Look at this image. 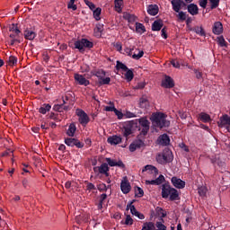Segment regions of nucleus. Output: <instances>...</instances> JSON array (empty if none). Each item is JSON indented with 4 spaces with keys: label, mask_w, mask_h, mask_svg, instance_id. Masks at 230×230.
Here are the masks:
<instances>
[{
    "label": "nucleus",
    "mask_w": 230,
    "mask_h": 230,
    "mask_svg": "<svg viewBox=\"0 0 230 230\" xmlns=\"http://www.w3.org/2000/svg\"><path fill=\"white\" fill-rule=\"evenodd\" d=\"M166 118L168 116L163 112H155L151 115L150 120L155 128L163 130V128H168L170 127V120L166 119Z\"/></svg>",
    "instance_id": "nucleus-1"
},
{
    "label": "nucleus",
    "mask_w": 230,
    "mask_h": 230,
    "mask_svg": "<svg viewBox=\"0 0 230 230\" xmlns=\"http://www.w3.org/2000/svg\"><path fill=\"white\" fill-rule=\"evenodd\" d=\"M162 198L168 199L169 200H179V190L177 189L172 187V185L168 183H164L162 185Z\"/></svg>",
    "instance_id": "nucleus-2"
},
{
    "label": "nucleus",
    "mask_w": 230,
    "mask_h": 230,
    "mask_svg": "<svg viewBox=\"0 0 230 230\" xmlns=\"http://www.w3.org/2000/svg\"><path fill=\"white\" fill-rule=\"evenodd\" d=\"M155 160L158 164L172 163V161H173V153H172V150L166 148L156 155Z\"/></svg>",
    "instance_id": "nucleus-3"
},
{
    "label": "nucleus",
    "mask_w": 230,
    "mask_h": 230,
    "mask_svg": "<svg viewBox=\"0 0 230 230\" xmlns=\"http://www.w3.org/2000/svg\"><path fill=\"white\" fill-rule=\"evenodd\" d=\"M74 46L75 49H78L82 53L85 51L84 48L91 49L93 48L94 44L87 39H81L75 41Z\"/></svg>",
    "instance_id": "nucleus-4"
},
{
    "label": "nucleus",
    "mask_w": 230,
    "mask_h": 230,
    "mask_svg": "<svg viewBox=\"0 0 230 230\" xmlns=\"http://www.w3.org/2000/svg\"><path fill=\"white\" fill-rule=\"evenodd\" d=\"M134 127H137V122L131 120L126 122L122 128L123 137H126V141H128V136H132L134 134Z\"/></svg>",
    "instance_id": "nucleus-5"
},
{
    "label": "nucleus",
    "mask_w": 230,
    "mask_h": 230,
    "mask_svg": "<svg viewBox=\"0 0 230 230\" xmlns=\"http://www.w3.org/2000/svg\"><path fill=\"white\" fill-rule=\"evenodd\" d=\"M93 75L98 77L99 85H109L111 84V77H105L107 75L105 70L99 69Z\"/></svg>",
    "instance_id": "nucleus-6"
},
{
    "label": "nucleus",
    "mask_w": 230,
    "mask_h": 230,
    "mask_svg": "<svg viewBox=\"0 0 230 230\" xmlns=\"http://www.w3.org/2000/svg\"><path fill=\"white\" fill-rule=\"evenodd\" d=\"M138 123L140 126V136H146L150 130V121H148L146 117H143L138 119Z\"/></svg>",
    "instance_id": "nucleus-7"
},
{
    "label": "nucleus",
    "mask_w": 230,
    "mask_h": 230,
    "mask_svg": "<svg viewBox=\"0 0 230 230\" xmlns=\"http://www.w3.org/2000/svg\"><path fill=\"white\" fill-rule=\"evenodd\" d=\"M109 170H111V168H109V164L107 163H103L100 166L93 167V172L96 175L101 174V175H105V177H109L111 175V173L109 172Z\"/></svg>",
    "instance_id": "nucleus-8"
},
{
    "label": "nucleus",
    "mask_w": 230,
    "mask_h": 230,
    "mask_svg": "<svg viewBox=\"0 0 230 230\" xmlns=\"http://www.w3.org/2000/svg\"><path fill=\"white\" fill-rule=\"evenodd\" d=\"M10 46H15V44H21L22 42V33L21 31L16 32H11L9 35Z\"/></svg>",
    "instance_id": "nucleus-9"
},
{
    "label": "nucleus",
    "mask_w": 230,
    "mask_h": 230,
    "mask_svg": "<svg viewBox=\"0 0 230 230\" xmlns=\"http://www.w3.org/2000/svg\"><path fill=\"white\" fill-rule=\"evenodd\" d=\"M217 126L220 128H226L227 132H230V117L227 114H224L220 117Z\"/></svg>",
    "instance_id": "nucleus-10"
},
{
    "label": "nucleus",
    "mask_w": 230,
    "mask_h": 230,
    "mask_svg": "<svg viewBox=\"0 0 230 230\" xmlns=\"http://www.w3.org/2000/svg\"><path fill=\"white\" fill-rule=\"evenodd\" d=\"M76 114L79 118V123H81L83 127H86L90 121L89 115H87V113H85V111H84L83 110H77Z\"/></svg>",
    "instance_id": "nucleus-11"
},
{
    "label": "nucleus",
    "mask_w": 230,
    "mask_h": 230,
    "mask_svg": "<svg viewBox=\"0 0 230 230\" xmlns=\"http://www.w3.org/2000/svg\"><path fill=\"white\" fill-rule=\"evenodd\" d=\"M162 87H164L165 89H173V87H175L173 78L170 75H164V78L162 80Z\"/></svg>",
    "instance_id": "nucleus-12"
},
{
    "label": "nucleus",
    "mask_w": 230,
    "mask_h": 230,
    "mask_svg": "<svg viewBox=\"0 0 230 230\" xmlns=\"http://www.w3.org/2000/svg\"><path fill=\"white\" fill-rule=\"evenodd\" d=\"M65 144H66L67 146H76V148H84V143L73 137L66 138Z\"/></svg>",
    "instance_id": "nucleus-13"
},
{
    "label": "nucleus",
    "mask_w": 230,
    "mask_h": 230,
    "mask_svg": "<svg viewBox=\"0 0 230 230\" xmlns=\"http://www.w3.org/2000/svg\"><path fill=\"white\" fill-rule=\"evenodd\" d=\"M171 182L174 188H177V190H183V188H186V181L181 180V178H178L176 176H173L171 179Z\"/></svg>",
    "instance_id": "nucleus-14"
},
{
    "label": "nucleus",
    "mask_w": 230,
    "mask_h": 230,
    "mask_svg": "<svg viewBox=\"0 0 230 230\" xmlns=\"http://www.w3.org/2000/svg\"><path fill=\"white\" fill-rule=\"evenodd\" d=\"M74 78L79 85H84V87H87V85L91 84L89 80H87L83 75L80 74H75Z\"/></svg>",
    "instance_id": "nucleus-15"
},
{
    "label": "nucleus",
    "mask_w": 230,
    "mask_h": 230,
    "mask_svg": "<svg viewBox=\"0 0 230 230\" xmlns=\"http://www.w3.org/2000/svg\"><path fill=\"white\" fill-rule=\"evenodd\" d=\"M143 146H145V142L143 140H135L129 145V152H136V150L143 148Z\"/></svg>",
    "instance_id": "nucleus-16"
},
{
    "label": "nucleus",
    "mask_w": 230,
    "mask_h": 230,
    "mask_svg": "<svg viewBox=\"0 0 230 230\" xmlns=\"http://www.w3.org/2000/svg\"><path fill=\"white\" fill-rule=\"evenodd\" d=\"M157 143L161 145V146H168V145H170V137L168 134H163L158 137Z\"/></svg>",
    "instance_id": "nucleus-17"
},
{
    "label": "nucleus",
    "mask_w": 230,
    "mask_h": 230,
    "mask_svg": "<svg viewBox=\"0 0 230 230\" xmlns=\"http://www.w3.org/2000/svg\"><path fill=\"white\" fill-rule=\"evenodd\" d=\"M164 182V176L163 174H160L158 178L155 180L146 181V184H151L152 186H159Z\"/></svg>",
    "instance_id": "nucleus-18"
},
{
    "label": "nucleus",
    "mask_w": 230,
    "mask_h": 230,
    "mask_svg": "<svg viewBox=\"0 0 230 230\" xmlns=\"http://www.w3.org/2000/svg\"><path fill=\"white\" fill-rule=\"evenodd\" d=\"M23 37H24V39H26V40H33L35 39V37H37V32H35L31 29H26L23 31Z\"/></svg>",
    "instance_id": "nucleus-19"
},
{
    "label": "nucleus",
    "mask_w": 230,
    "mask_h": 230,
    "mask_svg": "<svg viewBox=\"0 0 230 230\" xmlns=\"http://www.w3.org/2000/svg\"><path fill=\"white\" fill-rule=\"evenodd\" d=\"M212 31L215 35H221L224 31V25H222V22H216L213 25Z\"/></svg>",
    "instance_id": "nucleus-20"
},
{
    "label": "nucleus",
    "mask_w": 230,
    "mask_h": 230,
    "mask_svg": "<svg viewBox=\"0 0 230 230\" xmlns=\"http://www.w3.org/2000/svg\"><path fill=\"white\" fill-rule=\"evenodd\" d=\"M163 26H164L163 20L158 19L152 23L151 30L152 31H161V30H163Z\"/></svg>",
    "instance_id": "nucleus-21"
},
{
    "label": "nucleus",
    "mask_w": 230,
    "mask_h": 230,
    "mask_svg": "<svg viewBox=\"0 0 230 230\" xmlns=\"http://www.w3.org/2000/svg\"><path fill=\"white\" fill-rule=\"evenodd\" d=\"M122 138L121 137L118 136V135H113L111 137H109L107 139V143H109L110 145H119V143H121Z\"/></svg>",
    "instance_id": "nucleus-22"
},
{
    "label": "nucleus",
    "mask_w": 230,
    "mask_h": 230,
    "mask_svg": "<svg viewBox=\"0 0 230 230\" xmlns=\"http://www.w3.org/2000/svg\"><path fill=\"white\" fill-rule=\"evenodd\" d=\"M106 162L108 163L109 166H118L119 168H125V164L121 160L116 162L111 158H106Z\"/></svg>",
    "instance_id": "nucleus-23"
},
{
    "label": "nucleus",
    "mask_w": 230,
    "mask_h": 230,
    "mask_svg": "<svg viewBox=\"0 0 230 230\" xmlns=\"http://www.w3.org/2000/svg\"><path fill=\"white\" fill-rule=\"evenodd\" d=\"M120 190L122 191V193H124L125 195H127V193H130V183L128 182V181H122L120 183Z\"/></svg>",
    "instance_id": "nucleus-24"
},
{
    "label": "nucleus",
    "mask_w": 230,
    "mask_h": 230,
    "mask_svg": "<svg viewBox=\"0 0 230 230\" xmlns=\"http://www.w3.org/2000/svg\"><path fill=\"white\" fill-rule=\"evenodd\" d=\"M147 13L155 16L159 13V6L157 4H149L147 6Z\"/></svg>",
    "instance_id": "nucleus-25"
},
{
    "label": "nucleus",
    "mask_w": 230,
    "mask_h": 230,
    "mask_svg": "<svg viewBox=\"0 0 230 230\" xmlns=\"http://www.w3.org/2000/svg\"><path fill=\"white\" fill-rule=\"evenodd\" d=\"M187 10L190 15H199V6L195 4H190L187 5Z\"/></svg>",
    "instance_id": "nucleus-26"
},
{
    "label": "nucleus",
    "mask_w": 230,
    "mask_h": 230,
    "mask_svg": "<svg viewBox=\"0 0 230 230\" xmlns=\"http://www.w3.org/2000/svg\"><path fill=\"white\" fill-rule=\"evenodd\" d=\"M75 132H76V124L71 123L68 126V129L66 130V135H68L69 137H75Z\"/></svg>",
    "instance_id": "nucleus-27"
},
{
    "label": "nucleus",
    "mask_w": 230,
    "mask_h": 230,
    "mask_svg": "<svg viewBox=\"0 0 230 230\" xmlns=\"http://www.w3.org/2000/svg\"><path fill=\"white\" fill-rule=\"evenodd\" d=\"M155 211H156L157 217H159V218H160V221L164 222V218H165V217L167 215L166 212L164 211V209H163V208H161V207H157L155 208Z\"/></svg>",
    "instance_id": "nucleus-28"
},
{
    "label": "nucleus",
    "mask_w": 230,
    "mask_h": 230,
    "mask_svg": "<svg viewBox=\"0 0 230 230\" xmlns=\"http://www.w3.org/2000/svg\"><path fill=\"white\" fill-rule=\"evenodd\" d=\"M190 31H194L197 35H199V37H206V31H204V28L196 26L192 29H190Z\"/></svg>",
    "instance_id": "nucleus-29"
},
{
    "label": "nucleus",
    "mask_w": 230,
    "mask_h": 230,
    "mask_svg": "<svg viewBox=\"0 0 230 230\" xmlns=\"http://www.w3.org/2000/svg\"><path fill=\"white\" fill-rule=\"evenodd\" d=\"M171 4L172 6L173 12L179 13L181 10V0H172Z\"/></svg>",
    "instance_id": "nucleus-30"
},
{
    "label": "nucleus",
    "mask_w": 230,
    "mask_h": 230,
    "mask_svg": "<svg viewBox=\"0 0 230 230\" xmlns=\"http://www.w3.org/2000/svg\"><path fill=\"white\" fill-rule=\"evenodd\" d=\"M199 119H200L203 123H209V121H211V116L206 112H201L199 114Z\"/></svg>",
    "instance_id": "nucleus-31"
},
{
    "label": "nucleus",
    "mask_w": 230,
    "mask_h": 230,
    "mask_svg": "<svg viewBox=\"0 0 230 230\" xmlns=\"http://www.w3.org/2000/svg\"><path fill=\"white\" fill-rule=\"evenodd\" d=\"M141 230H155V224L152 221L145 222Z\"/></svg>",
    "instance_id": "nucleus-32"
},
{
    "label": "nucleus",
    "mask_w": 230,
    "mask_h": 230,
    "mask_svg": "<svg viewBox=\"0 0 230 230\" xmlns=\"http://www.w3.org/2000/svg\"><path fill=\"white\" fill-rule=\"evenodd\" d=\"M107 200V194L102 193L99 197L98 209H103V202Z\"/></svg>",
    "instance_id": "nucleus-33"
},
{
    "label": "nucleus",
    "mask_w": 230,
    "mask_h": 230,
    "mask_svg": "<svg viewBox=\"0 0 230 230\" xmlns=\"http://www.w3.org/2000/svg\"><path fill=\"white\" fill-rule=\"evenodd\" d=\"M51 111V106L49 104H42V106L39 109V112L40 114H46L47 112H49Z\"/></svg>",
    "instance_id": "nucleus-34"
},
{
    "label": "nucleus",
    "mask_w": 230,
    "mask_h": 230,
    "mask_svg": "<svg viewBox=\"0 0 230 230\" xmlns=\"http://www.w3.org/2000/svg\"><path fill=\"white\" fill-rule=\"evenodd\" d=\"M142 172H152L153 173H159V170L156 169L154 165H146Z\"/></svg>",
    "instance_id": "nucleus-35"
},
{
    "label": "nucleus",
    "mask_w": 230,
    "mask_h": 230,
    "mask_svg": "<svg viewBox=\"0 0 230 230\" xmlns=\"http://www.w3.org/2000/svg\"><path fill=\"white\" fill-rule=\"evenodd\" d=\"M116 69L117 71H119V69H121V71H128V67L127 66V65L121 63V61H117L116 64Z\"/></svg>",
    "instance_id": "nucleus-36"
},
{
    "label": "nucleus",
    "mask_w": 230,
    "mask_h": 230,
    "mask_svg": "<svg viewBox=\"0 0 230 230\" xmlns=\"http://www.w3.org/2000/svg\"><path fill=\"white\" fill-rule=\"evenodd\" d=\"M125 78L128 82H132V80H134V72L128 68L125 74Z\"/></svg>",
    "instance_id": "nucleus-37"
},
{
    "label": "nucleus",
    "mask_w": 230,
    "mask_h": 230,
    "mask_svg": "<svg viewBox=\"0 0 230 230\" xmlns=\"http://www.w3.org/2000/svg\"><path fill=\"white\" fill-rule=\"evenodd\" d=\"M93 18L95 19V21H100V19H102L100 17V15H102V8L97 7L95 8V10H93Z\"/></svg>",
    "instance_id": "nucleus-38"
},
{
    "label": "nucleus",
    "mask_w": 230,
    "mask_h": 230,
    "mask_svg": "<svg viewBox=\"0 0 230 230\" xmlns=\"http://www.w3.org/2000/svg\"><path fill=\"white\" fill-rule=\"evenodd\" d=\"M7 64H8V66H10L11 67H13V66H15V65L17 64V57H15V56H10V57L8 58Z\"/></svg>",
    "instance_id": "nucleus-39"
},
{
    "label": "nucleus",
    "mask_w": 230,
    "mask_h": 230,
    "mask_svg": "<svg viewBox=\"0 0 230 230\" xmlns=\"http://www.w3.org/2000/svg\"><path fill=\"white\" fill-rule=\"evenodd\" d=\"M135 200L131 201L129 204L127 205V209H130L131 215L136 216V214L138 212L137 209H136V207L132 204H134Z\"/></svg>",
    "instance_id": "nucleus-40"
},
{
    "label": "nucleus",
    "mask_w": 230,
    "mask_h": 230,
    "mask_svg": "<svg viewBox=\"0 0 230 230\" xmlns=\"http://www.w3.org/2000/svg\"><path fill=\"white\" fill-rule=\"evenodd\" d=\"M210 4V10H215V8H218L220 5V0H208Z\"/></svg>",
    "instance_id": "nucleus-41"
},
{
    "label": "nucleus",
    "mask_w": 230,
    "mask_h": 230,
    "mask_svg": "<svg viewBox=\"0 0 230 230\" xmlns=\"http://www.w3.org/2000/svg\"><path fill=\"white\" fill-rule=\"evenodd\" d=\"M149 102L148 100H146V98H140V102H139V107L140 109H146V107H148Z\"/></svg>",
    "instance_id": "nucleus-42"
},
{
    "label": "nucleus",
    "mask_w": 230,
    "mask_h": 230,
    "mask_svg": "<svg viewBox=\"0 0 230 230\" xmlns=\"http://www.w3.org/2000/svg\"><path fill=\"white\" fill-rule=\"evenodd\" d=\"M217 42L221 48H227V42L224 39V36L217 37Z\"/></svg>",
    "instance_id": "nucleus-43"
},
{
    "label": "nucleus",
    "mask_w": 230,
    "mask_h": 230,
    "mask_svg": "<svg viewBox=\"0 0 230 230\" xmlns=\"http://www.w3.org/2000/svg\"><path fill=\"white\" fill-rule=\"evenodd\" d=\"M176 17L178 18V21H181V22H184V21H186V19H187L186 13H184L182 11H179Z\"/></svg>",
    "instance_id": "nucleus-44"
},
{
    "label": "nucleus",
    "mask_w": 230,
    "mask_h": 230,
    "mask_svg": "<svg viewBox=\"0 0 230 230\" xmlns=\"http://www.w3.org/2000/svg\"><path fill=\"white\" fill-rule=\"evenodd\" d=\"M136 30L138 33H145L146 31V29L145 28V25L143 23H137Z\"/></svg>",
    "instance_id": "nucleus-45"
},
{
    "label": "nucleus",
    "mask_w": 230,
    "mask_h": 230,
    "mask_svg": "<svg viewBox=\"0 0 230 230\" xmlns=\"http://www.w3.org/2000/svg\"><path fill=\"white\" fill-rule=\"evenodd\" d=\"M75 1H76V0H70L68 2V4H67L68 10H73L75 12L78 9V6H76V4H75Z\"/></svg>",
    "instance_id": "nucleus-46"
},
{
    "label": "nucleus",
    "mask_w": 230,
    "mask_h": 230,
    "mask_svg": "<svg viewBox=\"0 0 230 230\" xmlns=\"http://www.w3.org/2000/svg\"><path fill=\"white\" fill-rule=\"evenodd\" d=\"M124 19H126V21H128V22H135L136 15L130 14V13H126L124 15Z\"/></svg>",
    "instance_id": "nucleus-47"
},
{
    "label": "nucleus",
    "mask_w": 230,
    "mask_h": 230,
    "mask_svg": "<svg viewBox=\"0 0 230 230\" xmlns=\"http://www.w3.org/2000/svg\"><path fill=\"white\" fill-rule=\"evenodd\" d=\"M164 223L163 221H157L155 226L157 228L156 230H166V226Z\"/></svg>",
    "instance_id": "nucleus-48"
},
{
    "label": "nucleus",
    "mask_w": 230,
    "mask_h": 230,
    "mask_svg": "<svg viewBox=\"0 0 230 230\" xmlns=\"http://www.w3.org/2000/svg\"><path fill=\"white\" fill-rule=\"evenodd\" d=\"M114 4L118 12H121V6H123V0H114Z\"/></svg>",
    "instance_id": "nucleus-49"
},
{
    "label": "nucleus",
    "mask_w": 230,
    "mask_h": 230,
    "mask_svg": "<svg viewBox=\"0 0 230 230\" xmlns=\"http://www.w3.org/2000/svg\"><path fill=\"white\" fill-rule=\"evenodd\" d=\"M64 99H65L66 102H74V100H75V93H66L65 94Z\"/></svg>",
    "instance_id": "nucleus-50"
},
{
    "label": "nucleus",
    "mask_w": 230,
    "mask_h": 230,
    "mask_svg": "<svg viewBox=\"0 0 230 230\" xmlns=\"http://www.w3.org/2000/svg\"><path fill=\"white\" fill-rule=\"evenodd\" d=\"M143 55H145V52L143 50H139L137 54L132 55V58H134V60H139V58H143Z\"/></svg>",
    "instance_id": "nucleus-51"
},
{
    "label": "nucleus",
    "mask_w": 230,
    "mask_h": 230,
    "mask_svg": "<svg viewBox=\"0 0 230 230\" xmlns=\"http://www.w3.org/2000/svg\"><path fill=\"white\" fill-rule=\"evenodd\" d=\"M48 119H53L54 121H59V119H58V113H55V112H50V113L48 115Z\"/></svg>",
    "instance_id": "nucleus-52"
},
{
    "label": "nucleus",
    "mask_w": 230,
    "mask_h": 230,
    "mask_svg": "<svg viewBox=\"0 0 230 230\" xmlns=\"http://www.w3.org/2000/svg\"><path fill=\"white\" fill-rule=\"evenodd\" d=\"M124 224H125V226H132V224H134V219H132L130 215L126 216Z\"/></svg>",
    "instance_id": "nucleus-53"
},
{
    "label": "nucleus",
    "mask_w": 230,
    "mask_h": 230,
    "mask_svg": "<svg viewBox=\"0 0 230 230\" xmlns=\"http://www.w3.org/2000/svg\"><path fill=\"white\" fill-rule=\"evenodd\" d=\"M84 2L86 4V6L90 8V10L93 11L96 9V5L93 2L89 0H84Z\"/></svg>",
    "instance_id": "nucleus-54"
},
{
    "label": "nucleus",
    "mask_w": 230,
    "mask_h": 230,
    "mask_svg": "<svg viewBox=\"0 0 230 230\" xmlns=\"http://www.w3.org/2000/svg\"><path fill=\"white\" fill-rule=\"evenodd\" d=\"M208 190L206 189V187H199L198 189V193L200 197H205L206 193H207Z\"/></svg>",
    "instance_id": "nucleus-55"
},
{
    "label": "nucleus",
    "mask_w": 230,
    "mask_h": 230,
    "mask_svg": "<svg viewBox=\"0 0 230 230\" xmlns=\"http://www.w3.org/2000/svg\"><path fill=\"white\" fill-rule=\"evenodd\" d=\"M9 31H11V33H15L17 31H21V30H19V27H17L15 23H13L9 28Z\"/></svg>",
    "instance_id": "nucleus-56"
},
{
    "label": "nucleus",
    "mask_w": 230,
    "mask_h": 230,
    "mask_svg": "<svg viewBox=\"0 0 230 230\" xmlns=\"http://www.w3.org/2000/svg\"><path fill=\"white\" fill-rule=\"evenodd\" d=\"M97 190L99 191H107V184L105 183H100L97 185Z\"/></svg>",
    "instance_id": "nucleus-57"
},
{
    "label": "nucleus",
    "mask_w": 230,
    "mask_h": 230,
    "mask_svg": "<svg viewBox=\"0 0 230 230\" xmlns=\"http://www.w3.org/2000/svg\"><path fill=\"white\" fill-rule=\"evenodd\" d=\"M137 193H136V197L141 198L145 195V191L143 190V189H141V187H137Z\"/></svg>",
    "instance_id": "nucleus-58"
},
{
    "label": "nucleus",
    "mask_w": 230,
    "mask_h": 230,
    "mask_svg": "<svg viewBox=\"0 0 230 230\" xmlns=\"http://www.w3.org/2000/svg\"><path fill=\"white\" fill-rule=\"evenodd\" d=\"M86 190L87 191H93V190H96V186L94 185V183L88 182L86 185Z\"/></svg>",
    "instance_id": "nucleus-59"
},
{
    "label": "nucleus",
    "mask_w": 230,
    "mask_h": 230,
    "mask_svg": "<svg viewBox=\"0 0 230 230\" xmlns=\"http://www.w3.org/2000/svg\"><path fill=\"white\" fill-rule=\"evenodd\" d=\"M62 105L63 104H55L53 106V111H55V112H63L62 111Z\"/></svg>",
    "instance_id": "nucleus-60"
},
{
    "label": "nucleus",
    "mask_w": 230,
    "mask_h": 230,
    "mask_svg": "<svg viewBox=\"0 0 230 230\" xmlns=\"http://www.w3.org/2000/svg\"><path fill=\"white\" fill-rule=\"evenodd\" d=\"M166 31H168V29L166 27H164L161 30V36L163 37V39H168V34L166 33Z\"/></svg>",
    "instance_id": "nucleus-61"
},
{
    "label": "nucleus",
    "mask_w": 230,
    "mask_h": 230,
    "mask_svg": "<svg viewBox=\"0 0 230 230\" xmlns=\"http://www.w3.org/2000/svg\"><path fill=\"white\" fill-rule=\"evenodd\" d=\"M171 64H172V67H176V69H179L181 67V63H179V61H177V59H172L171 61Z\"/></svg>",
    "instance_id": "nucleus-62"
},
{
    "label": "nucleus",
    "mask_w": 230,
    "mask_h": 230,
    "mask_svg": "<svg viewBox=\"0 0 230 230\" xmlns=\"http://www.w3.org/2000/svg\"><path fill=\"white\" fill-rule=\"evenodd\" d=\"M199 4L201 8H206L208 6V0H199Z\"/></svg>",
    "instance_id": "nucleus-63"
},
{
    "label": "nucleus",
    "mask_w": 230,
    "mask_h": 230,
    "mask_svg": "<svg viewBox=\"0 0 230 230\" xmlns=\"http://www.w3.org/2000/svg\"><path fill=\"white\" fill-rule=\"evenodd\" d=\"M114 112L117 115L118 119H123V116H125L123 112L119 111L118 109H116Z\"/></svg>",
    "instance_id": "nucleus-64"
}]
</instances>
